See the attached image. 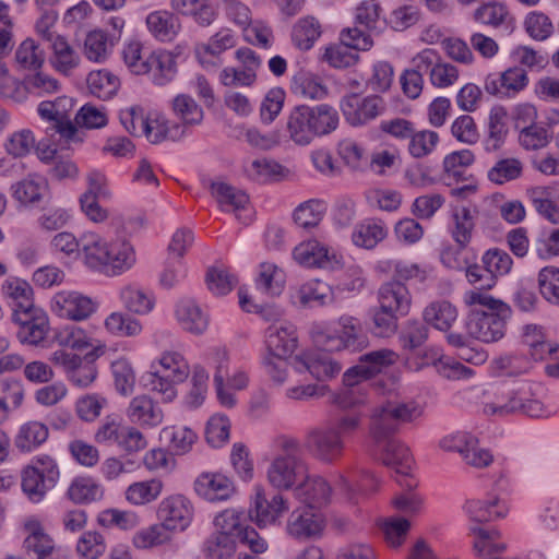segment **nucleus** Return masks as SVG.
<instances>
[{
	"label": "nucleus",
	"mask_w": 559,
	"mask_h": 559,
	"mask_svg": "<svg viewBox=\"0 0 559 559\" xmlns=\"http://www.w3.org/2000/svg\"><path fill=\"white\" fill-rule=\"evenodd\" d=\"M338 122L337 110L328 104L313 107L299 105L289 112L286 130L295 144L304 146L318 136L335 131Z\"/></svg>",
	"instance_id": "nucleus-1"
},
{
	"label": "nucleus",
	"mask_w": 559,
	"mask_h": 559,
	"mask_svg": "<svg viewBox=\"0 0 559 559\" xmlns=\"http://www.w3.org/2000/svg\"><path fill=\"white\" fill-rule=\"evenodd\" d=\"M397 358L399 355L388 348L371 350L361 355L358 364L349 368L343 376L344 383L350 386V389L338 397V405L347 409L365 404L367 400L362 389L357 386L359 379L366 380L371 378L383 368L395 364Z\"/></svg>",
	"instance_id": "nucleus-2"
},
{
	"label": "nucleus",
	"mask_w": 559,
	"mask_h": 559,
	"mask_svg": "<svg viewBox=\"0 0 559 559\" xmlns=\"http://www.w3.org/2000/svg\"><path fill=\"white\" fill-rule=\"evenodd\" d=\"M359 421H331L308 433L306 448L319 461L333 463L338 460L347 438L359 428Z\"/></svg>",
	"instance_id": "nucleus-3"
},
{
	"label": "nucleus",
	"mask_w": 559,
	"mask_h": 559,
	"mask_svg": "<svg viewBox=\"0 0 559 559\" xmlns=\"http://www.w3.org/2000/svg\"><path fill=\"white\" fill-rule=\"evenodd\" d=\"M190 374L186 358L178 352H165L156 362L152 364V371L146 377V385L152 391L163 395L167 402L177 396L176 385L185 382Z\"/></svg>",
	"instance_id": "nucleus-4"
},
{
	"label": "nucleus",
	"mask_w": 559,
	"mask_h": 559,
	"mask_svg": "<svg viewBox=\"0 0 559 559\" xmlns=\"http://www.w3.org/2000/svg\"><path fill=\"white\" fill-rule=\"evenodd\" d=\"M60 478L56 460L49 455H38L21 472V487L29 501L38 503L44 500Z\"/></svg>",
	"instance_id": "nucleus-5"
},
{
	"label": "nucleus",
	"mask_w": 559,
	"mask_h": 559,
	"mask_svg": "<svg viewBox=\"0 0 559 559\" xmlns=\"http://www.w3.org/2000/svg\"><path fill=\"white\" fill-rule=\"evenodd\" d=\"M511 316L508 305H499L498 311L471 310L466 319L467 333L484 343L501 340L507 330V321Z\"/></svg>",
	"instance_id": "nucleus-6"
},
{
	"label": "nucleus",
	"mask_w": 559,
	"mask_h": 559,
	"mask_svg": "<svg viewBox=\"0 0 559 559\" xmlns=\"http://www.w3.org/2000/svg\"><path fill=\"white\" fill-rule=\"evenodd\" d=\"M340 108L348 124L361 127L384 115L388 104L382 96L376 94L362 96L348 93L341 98Z\"/></svg>",
	"instance_id": "nucleus-7"
},
{
	"label": "nucleus",
	"mask_w": 559,
	"mask_h": 559,
	"mask_svg": "<svg viewBox=\"0 0 559 559\" xmlns=\"http://www.w3.org/2000/svg\"><path fill=\"white\" fill-rule=\"evenodd\" d=\"M287 510V500L281 493H273L267 497L263 489L257 487L248 516L260 528H264L275 524Z\"/></svg>",
	"instance_id": "nucleus-8"
},
{
	"label": "nucleus",
	"mask_w": 559,
	"mask_h": 559,
	"mask_svg": "<svg viewBox=\"0 0 559 559\" xmlns=\"http://www.w3.org/2000/svg\"><path fill=\"white\" fill-rule=\"evenodd\" d=\"M98 443L117 444L128 453L143 450L146 440L142 432L133 427L122 426L119 421H106L95 433Z\"/></svg>",
	"instance_id": "nucleus-9"
},
{
	"label": "nucleus",
	"mask_w": 559,
	"mask_h": 559,
	"mask_svg": "<svg viewBox=\"0 0 559 559\" xmlns=\"http://www.w3.org/2000/svg\"><path fill=\"white\" fill-rule=\"evenodd\" d=\"M12 320L19 324L17 340L25 345H40L49 331V320L40 308L12 313Z\"/></svg>",
	"instance_id": "nucleus-10"
},
{
	"label": "nucleus",
	"mask_w": 559,
	"mask_h": 559,
	"mask_svg": "<svg viewBox=\"0 0 559 559\" xmlns=\"http://www.w3.org/2000/svg\"><path fill=\"white\" fill-rule=\"evenodd\" d=\"M51 310L60 318L82 321L96 310V304L79 292L61 290L52 297Z\"/></svg>",
	"instance_id": "nucleus-11"
},
{
	"label": "nucleus",
	"mask_w": 559,
	"mask_h": 559,
	"mask_svg": "<svg viewBox=\"0 0 559 559\" xmlns=\"http://www.w3.org/2000/svg\"><path fill=\"white\" fill-rule=\"evenodd\" d=\"M419 70L429 73L430 82L437 87L453 85L459 79V70L451 63L442 61L440 55L431 48H426L415 56Z\"/></svg>",
	"instance_id": "nucleus-12"
},
{
	"label": "nucleus",
	"mask_w": 559,
	"mask_h": 559,
	"mask_svg": "<svg viewBox=\"0 0 559 559\" xmlns=\"http://www.w3.org/2000/svg\"><path fill=\"white\" fill-rule=\"evenodd\" d=\"M156 514L173 532H182L192 521L193 507L185 496L173 495L159 502Z\"/></svg>",
	"instance_id": "nucleus-13"
},
{
	"label": "nucleus",
	"mask_w": 559,
	"mask_h": 559,
	"mask_svg": "<svg viewBox=\"0 0 559 559\" xmlns=\"http://www.w3.org/2000/svg\"><path fill=\"white\" fill-rule=\"evenodd\" d=\"M306 472V464L297 456H276L270 464L266 476L274 488L288 490L304 478Z\"/></svg>",
	"instance_id": "nucleus-14"
},
{
	"label": "nucleus",
	"mask_w": 559,
	"mask_h": 559,
	"mask_svg": "<svg viewBox=\"0 0 559 559\" xmlns=\"http://www.w3.org/2000/svg\"><path fill=\"white\" fill-rule=\"evenodd\" d=\"M293 367L299 373L309 372L318 381L332 379L342 370L341 365L323 352H308L297 355L293 359Z\"/></svg>",
	"instance_id": "nucleus-15"
},
{
	"label": "nucleus",
	"mask_w": 559,
	"mask_h": 559,
	"mask_svg": "<svg viewBox=\"0 0 559 559\" xmlns=\"http://www.w3.org/2000/svg\"><path fill=\"white\" fill-rule=\"evenodd\" d=\"M324 527L325 520L323 514L309 508L294 510L289 514L286 524L288 535L299 540L320 537Z\"/></svg>",
	"instance_id": "nucleus-16"
},
{
	"label": "nucleus",
	"mask_w": 559,
	"mask_h": 559,
	"mask_svg": "<svg viewBox=\"0 0 559 559\" xmlns=\"http://www.w3.org/2000/svg\"><path fill=\"white\" fill-rule=\"evenodd\" d=\"M295 261L306 267H334L340 264L335 251L316 239L304 241L293 251Z\"/></svg>",
	"instance_id": "nucleus-17"
},
{
	"label": "nucleus",
	"mask_w": 559,
	"mask_h": 559,
	"mask_svg": "<svg viewBox=\"0 0 559 559\" xmlns=\"http://www.w3.org/2000/svg\"><path fill=\"white\" fill-rule=\"evenodd\" d=\"M331 486L321 476H309L307 473L294 487V496L309 509H321L330 502Z\"/></svg>",
	"instance_id": "nucleus-18"
},
{
	"label": "nucleus",
	"mask_w": 559,
	"mask_h": 559,
	"mask_svg": "<svg viewBox=\"0 0 559 559\" xmlns=\"http://www.w3.org/2000/svg\"><path fill=\"white\" fill-rule=\"evenodd\" d=\"M265 337L267 349L272 356L288 357L298 345L296 328L286 321L270 325L265 332Z\"/></svg>",
	"instance_id": "nucleus-19"
},
{
	"label": "nucleus",
	"mask_w": 559,
	"mask_h": 559,
	"mask_svg": "<svg viewBox=\"0 0 559 559\" xmlns=\"http://www.w3.org/2000/svg\"><path fill=\"white\" fill-rule=\"evenodd\" d=\"M195 492L207 501H223L235 492L233 481L221 473H202L194 480Z\"/></svg>",
	"instance_id": "nucleus-20"
},
{
	"label": "nucleus",
	"mask_w": 559,
	"mask_h": 559,
	"mask_svg": "<svg viewBox=\"0 0 559 559\" xmlns=\"http://www.w3.org/2000/svg\"><path fill=\"white\" fill-rule=\"evenodd\" d=\"M145 23L150 34L162 43L173 41L181 29L179 17L168 10L151 12Z\"/></svg>",
	"instance_id": "nucleus-21"
},
{
	"label": "nucleus",
	"mask_w": 559,
	"mask_h": 559,
	"mask_svg": "<svg viewBox=\"0 0 559 559\" xmlns=\"http://www.w3.org/2000/svg\"><path fill=\"white\" fill-rule=\"evenodd\" d=\"M378 301L382 309L393 310L404 317L411 309L412 297L402 282L391 281L379 288Z\"/></svg>",
	"instance_id": "nucleus-22"
},
{
	"label": "nucleus",
	"mask_w": 559,
	"mask_h": 559,
	"mask_svg": "<svg viewBox=\"0 0 559 559\" xmlns=\"http://www.w3.org/2000/svg\"><path fill=\"white\" fill-rule=\"evenodd\" d=\"M136 262L132 245L126 240L117 239L109 242L108 259H106L103 273L119 275L130 270Z\"/></svg>",
	"instance_id": "nucleus-23"
},
{
	"label": "nucleus",
	"mask_w": 559,
	"mask_h": 559,
	"mask_svg": "<svg viewBox=\"0 0 559 559\" xmlns=\"http://www.w3.org/2000/svg\"><path fill=\"white\" fill-rule=\"evenodd\" d=\"M145 68L152 82L157 86H165L170 83L177 74V62L175 56L166 50L153 52L146 59Z\"/></svg>",
	"instance_id": "nucleus-24"
},
{
	"label": "nucleus",
	"mask_w": 559,
	"mask_h": 559,
	"mask_svg": "<svg viewBox=\"0 0 559 559\" xmlns=\"http://www.w3.org/2000/svg\"><path fill=\"white\" fill-rule=\"evenodd\" d=\"M542 404L538 401L531 400L525 403L512 395L508 403H488L484 405L485 416H499L506 417L511 415L528 416L532 418H538L542 415Z\"/></svg>",
	"instance_id": "nucleus-25"
},
{
	"label": "nucleus",
	"mask_w": 559,
	"mask_h": 559,
	"mask_svg": "<svg viewBox=\"0 0 559 559\" xmlns=\"http://www.w3.org/2000/svg\"><path fill=\"white\" fill-rule=\"evenodd\" d=\"M108 246L99 235L84 233L81 236V255L84 264L94 271L102 272L108 259Z\"/></svg>",
	"instance_id": "nucleus-26"
},
{
	"label": "nucleus",
	"mask_w": 559,
	"mask_h": 559,
	"mask_svg": "<svg viewBox=\"0 0 559 559\" xmlns=\"http://www.w3.org/2000/svg\"><path fill=\"white\" fill-rule=\"evenodd\" d=\"M13 198L21 204L34 206L39 204L48 193L47 181L39 176H28L11 186Z\"/></svg>",
	"instance_id": "nucleus-27"
},
{
	"label": "nucleus",
	"mask_w": 559,
	"mask_h": 559,
	"mask_svg": "<svg viewBox=\"0 0 559 559\" xmlns=\"http://www.w3.org/2000/svg\"><path fill=\"white\" fill-rule=\"evenodd\" d=\"M176 318L181 328L192 334H202L209 326V317L192 299H182L176 306Z\"/></svg>",
	"instance_id": "nucleus-28"
},
{
	"label": "nucleus",
	"mask_w": 559,
	"mask_h": 559,
	"mask_svg": "<svg viewBox=\"0 0 559 559\" xmlns=\"http://www.w3.org/2000/svg\"><path fill=\"white\" fill-rule=\"evenodd\" d=\"M174 12L190 16L200 26L211 25L216 13L210 0H170Z\"/></svg>",
	"instance_id": "nucleus-29"
},
{
	"label": "nucleus",
	"mask_w": 559,
	"mask_h": 559,
	"mask_svg": "<svg viewBox=\"0 0 559 559\" xmlns=\"http://www.w3.org/2000/svg\"><path fill=\"white\" fill-rule=\"evenodd\" d=\"M457 309L448 300L430 302L423 312L424 321L435 329L448 332L457 320Z\"/></svg>",
	"instance_id": "nucleus-30"
},
{
	"label": "nucleus",
	"mask_w": 559,
	"mask_h": 559,
	"mask_svg": "<svg viewBox=\"0 0 559 559\" xmlns=\"http://www.w3.org/2000/svg\"><path fill=\"white\" fill-rule=\"evenodd\" d=\"M476 216L477 211L466 206H457L453 210L451 236L456 246L467 248L471 243L476 225Z\"/></svg>",
	"instance_id": "nucleus-31"
},
{
	"label": "nucleus",
	"mask_w": 559,
	"mask_h": 559,
	"mask_svg": "<svg viewBox=\"0 0 559 559\" xmlns=\"http://www.w3.org/2000/svg\"><path fill=\"white\" fill-rule=\"evenodd\" d=\"M296 298L304 307H323L334 301V292L326 283L312 280L297 289Z\"/></svg>",
	"instance_id": "nucleus-32"
},
{
	"label": "nucleus",
	"mask_w": 559,
	"mask_h": 559,
	"mask_svg": "<svg viewBox=\"0 0 559 559\" xmlns=\"http://www.w3.org/2000/svg\"><path fill=\"white\" fill-rule=\"evenodd\" d=\"M290 88L295 95L313 100H321L329 93L321 78L306 71H299L294 75Z\"/></svg>",
	"instance_id": "nucleus-33"
},
{
	"label": "nucleus",
	"mask_w": 559,
	"mask_h": 559,
	"mask_svg": "<svg viewBox=\"0 0 559 559\" xmlns=\"http://www.w3.org/2000/svg\"><path fill=\"white\" fill-rule=\"evenodd\" d=\"M215 533L237 542L247 527V514L242 509L229 508L214 519Z\"/></svg>",
	"instance_id": "nucleus-34"
},
{
	"label": "nucleus",
	"mask_w": 559,
	"mask_h": 559,
	"mask_svg": "<svg viewBox=\"0 0 559 559\" xmlns=\"http://www.w3.org/2000/svg\"><path fill=\"white\" fill-rule=\"evenodd\" d=\"M341 349L358 352L367 347L368 338L364 334L359 320L350 316H342L338 320Z\"/></svg>",
	"instance_id": "nucleus-35"
},
{
	"label": "nucleus",
	"mask_w": 559,
	"mask_h": 559,
	"mask_svg": "<svg viewBox=\"0 0 559 559\" xmlns=\"http://www.w3.org/2000/svg\"><path fill=\"white\" fill-rule=\"evenodd\" d=\"M382 462L384 465L393 468L397 474L407 476L412 471L414 464L413 455L402 441L388 443L385 448L381 449Z\"/></svg>",
	"instance_id": "nucleus-36"
},
{
	"label": "nucleus",
	"mask_w": 559,
	"mask_h": 559,
	"mask_svg": "<svg viewBox=\"0 0 559 559\" xmlns=\"http://www.w3.org/2000/svg\"><path fill=\"white\" fill-rule=\"evenodd\" d=\"M255 286L261 293L275 297L282 294L285 286V273L277 265L262 262L255 278Z\"/></svg>",
	"instance_id": "nucleus-37"
},
{
	"label": "nucleus",
	"mask_w": 559,
	"mask_h": 559,
	"mask_svg": "<svg viewBox=\"0 0 559 559\" xmlns=\"http://www.w3.org/2000/svg\"><path fill=\"white\" fill-rule=\"evenodd\" d=\"M103 496L104 489L92 477H75L67 490V497L75 504H88Z\"/></svg>",
	"instance_id": "nucleus-38"
},
{
	"label": "nucleus",
	"mask_w": 559,
	"mask_h": 559,
	"mask_svg": "<svg viewBox=\"0 0 559 559\" xmlns=\"http://www.w3.org/2000/svg\"><path fill=\"white\" fill-rule=\"evenodd\" d=\"M211 193L223 211L243 210L249 203V197L243 191L226 182H213Z\"/></svg>",
	"instance_id": "nucleus-39"
},
{
	"label": "nucleus",
	"mask_w": 559,
	"mask_h": 559,
	"mask_svg": "<svg viewBox=\"0 0 559 559\" xmlns=\"http://www.w3.org/2000/svg\"><path fill=\"white\" fill-rule=\"evenodd\" d=\"M2 292L5 297L14 302L12 313L36 308L33 302V289L24 280L16 277L7 280L2 285Z\"/></svg>",
	"instance_id": "nucleus-40"
},
{
	"label": "nucleus",
	"mask_w": 559,
	"mask_h": 559,
	"mask_svg": "<svg viewBox=\"0 0 559 559\" xmlns=\"http://www.w3.org/2000/svg\"><path fill=\"white\" fill-rule=\"evenodd\" d=\"M507 117V111L501 106L490 109L485 140L487 151H497L504 143L508 134Z\"/></svg>",
	"instance_id": "nucleus-41"
},
{
	"label": "nucleus",
	"mask_w": 559,
	"mask_h": 559,
	"mask_svg": "<svg viewBox=\"0 0 559 559\" xmlns=\"http://www.w3.org/2000/svg\"><path fill=\"white\" fill-rule=\"evenodd\" d=\"M423 415V407L414 401L386 402L373 408L371 419H415Z\"/></svg>",
	"instance_id": "nucleus-42"
},
{
	"label": "nucleus",
	"mask_w": 559,
	"mask_h": 559,
	"mask_svg": "<svg viewBox=\"0 0 559 559\" xmlns=\"http://www.w3.org/2000/svg\"><path fill=\"white\" fill-rule=\"evenodd\" d=\"M152 143H159L164 140L178 141L186 135L183 126L170 122L164 118L147 119L143 134Z\"/></svg>",
	"instance_id": "nucleus-43"
},
{
	"label": "nucleus",
	"mask_w": 559,
	"mask_h": 559,
	"mask_svg": "<svg viewBox=\"0 0 559 559\" xmlns=\"http://www.w3.org/2000/svg\"><path fill=\"white\" fill-rule=\"evenodd\" d=\"M49 43L53 52L52 66L58 72L69 75L80 64L79 53L61 35Z\"/></svg>",
	"instance_id": "nucleus-44"
},
{
	"label": "nucleus",
	"mask_w": 559,
	"mask_h": 559,
	"mask_svg": "<svg viewBox=\"0 0 559 559\" xmlns=\"http://www.w3.org/2000/svg\"><path fill=\"white\" fill-rule=\"evenodd\" d=\"M328 206L323 200L310 199L300 203L293 213L295 224L304 229L317 227L323 219Z\"/></svg>",
	"instance_id": "nucleus-45"
},
{
	"label": "nucleus",
	"mask_w": 559,
	"mask_h": 559,
	"mask_svg": "<svg viewBox=\"0 0 559 559\" xmlns=\"http://www.w3.org/2000/svg\"><path fill=\"white\" fill-rule=\"evenodd\" d=\"M48 428L43 421H26L15 437L14 444L21 452H31L48 439Z\"/></svg>",
	"instance_id": "nucleus-46"
},
{
	"label": "nucleus",
	"mask_w": 559,
	"mask_h": 559,
	"mask_svg": "<svg viewBox=\"0 0 559 559\" xmlns=\"http://www.w3.org/2000/svg\"><path fill=\"white\" fill-rule=\"evenodd\" d=\"M466 514L476 524L503 518L508 508L499 499L491 501L469 500L464 506Z\"/></svg>",
	"instance_id": "nucleus-47"
},
{
	"label": "nucleus",
	"mask_w": 559,
	"mask_h": 559,
	"mask_svg": "<svg viewBox=\"0 0 559 559\" xmlns=\"http://www.w3.org/2000/svg\"><path fill=\"white\" fill-rule=\"evenodd\" d=\"M321 25L313 16L299 19L292 31L293 44L300 50H309L321 36Z\"/></svg>",
	"instance_id": "nucleus-48"
},
{
	"label": "nucleus",
	"mask_w": 559,
	"mask_h": 559,
	"mask_svg": "<svg viewBox=\"0 0 559 559\" xmlns=\"http://www.w3.org/2000/svg\"><path fill=\"white\" fill-rule=\"evenodd\" d=\"M160 439L168 443L175 454L181 455L190 451L197 433L185 425H173L162 430Z\"/></svg>",
	"instance_id": "nucleus-49"
},
{
	"label": "nucleus",
	"mask_w": 559,
	"mask_h": 559,
	"mask_svg": "<svg viewBox=\"0 0 559 559\" xmlns=\"http://www.w3.org/2000/svg\"><path fill=\"white\" fill-rule=\"evenodd\" d=\"M388 230L380 221H367L356 226L352 234L355 246L372 249L386 237Z\"/></svg>",
	"instance_id": "nucleus-50"
},
{
	"label": "nucleus",
	"mask_w": 559,
	"mask_h": 559,
	"mask_svg": "<svg viewBox=\"0 0 559 559\" xmlns=\"http://www.w3.org/2000/svg\"><path fill=\"white\" fill-rule=\"evenodd\" d=\"M209 373L201 366H195L192 370L190 380V390L182 400V406L193 411L201 407L207 393Z\"/></svg>",
	"instance_id": "nucleus-51"
},
{
	"label": "nucleus",
	"mask_w": 559,
	"mask_h": 559,
	"mask_svg": "<svg viewBox=\"0 0 559 559\" xmlns=\"http://www.w3.org/2000/svg\"><path fill=\"white\" fill-rule=\"evenodd\" d=\"M245 171L250 179L258 182L276 181L288 173L281 164L266 158L252 160L246 165Z\"/></svg>",
	"instance_id": "nucleus-52"
},
{
	"label": "nucleus",
	"mask_w": 559,
	"mask_h": 559,
	"mask_svg": "<svg viewBox=\"0 0 559 559\" xmlns=\"http://www.w3.org/2000/svg\"><path fill=\"white\" fill-rule=\"evenodd\" d=\"M112 46V39L104 31L94 29L84 39L83 52L88 60L102 62L108 57Z\"/></svg>",
	"instance_id": "nucleus-53"
},
{
	"label": "nucleus",
	"mask_w": 559,
	"mask_h": 559,
	"mask_svg": "<svg viewBox=\"0 0 559 559\" xmlns=\"http://www.w3.org/2000/svg\"><path fill=\"white\" fill-rule=\"evenodd\" d=\"M173 111L182 121L185 129L200 124L203 120V109L187 94H179L173 99Z\"/></svg>",
	"instance_id": "nucleus-54"
},
{
	"label": "nucleus",
	"mask_w": 559,
	"mask_h": 559,
	"mask_svg": "<svg viewBox=\"0 0 559 559\" xmlns=\"http://www.w3.org/2000/svg\"><path fill=\"white\" fill-rule=\"evenodd\" d=\"M163 490L159 479H150L131 484L126 490V499L134 506H143L158 498Z\"/></svg>",
	"instance_id": "nucleus-55"
},
{
	"label": "nucleus",
	"mask_w": 559,
	"mask_h": 559,
	"mask_svg": "<svg viewBox=\"0 0 559 559\" xmlns=\"http://www.w3.org/2000/svg\"><path fill=\"white\" fill-rule=\"evenodd\" d=\"M173 531L162 521L136 532L133 536V545L140 549L156 547L171 539Z\"/></svg>",
	"instance_id": "nucleus-56"
},
{
	"label": "nucleus",
	"mask_w": 559,
	"mask_h": 559,
	"mask_svg": "<svg viewBox=\"0 0 559 559\" xmlns=\"http://www.w3.org/2000/svg\"><path fill=\"white\" fill-rule=\"evenodd\" d=\"M90 92L100 98H111L119 88V79L107 70L93 71L87 76Z\"/></svg>",
	"instance_id": "nucleus-57"
},
{
	"label": "nucleus",
	"mask_w": 559,
	"mask_h": 559,
	"mask_svg": "<svg viewBox=\"0 0 559 559\" xmlns=\"http://www.w3.org/2000/svg\"><path fill=\"white\" fill-rule=\"evenodd\" d=\"M120 300L126 309L136 314H146L154 307L153 296L132 285L120 290Z\"/></svg>",
	"instance_id": "nucleus-58"
},
{
	"label": "nucleus",
	"mask_w": 559,
	"mask_h": 559,
	"mask_svg": "<svg viewBox=\"0 0 559 559\" xmlns=\"http://www.w3.org/2000/svg\"><path fill=\"white\" fill-rule=\"evenodd\" d=\"M106 330L119 337H134L142 332L139 320L123 312H112L105 320Z\"/></svg>",
	"instance_id": "nucleus-59"
},
{
	"label": "nucleus",
	"mask_w": 559,
	"mask_h": 559,
	"mask_svg": "<svg viewBox=\"0 0 559 559\" xmlns=\"http://www.w3.org/2000/svg\"><path fill=\"white\" fill-rule=\"evenodd\" d=\"M523 173V164L519 158L499 159L487 173L488 179L496 185H504L519 179Z\"/></svg>",
	"instance_id": "nucleus-60"
},
{
	"label": "nucleus",
	"mask_w": 559,
	"mask_h": 559,
	"mask_svg": "<svg viewBox=\"0 0 559 559\" xmlns=\"http://www.w3.org/2000/svg\"><path fill=\"white\" fill-rule=\"evenodd\" d=\"M237 542L222 534L212 533L203 544L205 559H233Z\"/></svg>",
	"instance_id": "nucleus-61"
},
{
	"label": "nucleus",
	"mask_w": 559,
	"mask_h": 559,
	"mask_svg": "<svg viewBox=\"0 0 559 559\" xmlns=\"http://www.w3.org/2000/svg\"><path fill=\"white\" fill-rule=\"evenodd\" d=\"M23 547L27 552H34L38 559H46L52 552L55 544L39 524H34L24 539Z\"/></svg>",
	"instance_id": "nucleus-62"
},
{
	"label": "nucleus",
	"mask_w": 559,
	"mask_h": 559,
	"mask_svg": "<svg viewBox=\"0 0 559 559\" xmlns=\"http://www.w3.org/2000/svg\"><path fill=\"white\" fill-rule=\"evenodd\" d=\"M104 536L96 531L84 532L76 543V552L82 559H98L106 551Z\"/></svg>",
	"instance_id": "nucleus-63"
},
{
	"label": "nucleus",
	"mask_w": 559,
	"mask_h": 559,
	"mask_svg": "<svg viewBox=\"0 0 559 559\" xmlns=\"http://www.w3.org/2000/svg\"><path fill=\"white\" fill-rule=\"evenodd\" d=\"M538 287L542 296L549 302L559 306V269L545 266L538 273Z\"/></svg>",
	"instance_id": "nucleus-64"
}]
</instances>
